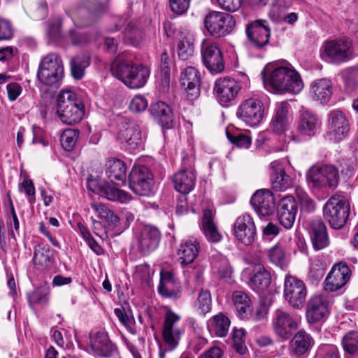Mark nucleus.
<instances>
[{"mask_svg":"<svg viewBox=\"0 0 358 358\" xmlns=\"http://www.w3.org/2000/svg\"><path fill=\"white\" fill-rule=\"evenodd\" d=\"M180 83L186 91L189 99L193 100L199 96L201 76L199 71L195 67L188 66L182 71Z\"/></svg>","mask_w":358,"mask_h":358,"instance_id":"nucleus-24","label":"nucleus"},{"mask_svg":"<svg viewBox=\"0 0 358 358\" xmlns=\"http://www.w3.org/2000/svg\"><path fill=\"white\" fill-rule=\"evenodd\" d=\"M191 0H169L171 10L178 14L181 15L187 11L189 6Z\"/></svg>","mask_w":358,"mask_h":358,"instance_id":"nucleus-60","label":"nucleus"},{"mask_svg":"<svg viewBox=\"0 0 358 358\" xmlns=\"http://www.w3.org/2000/svg\"><path fill=\"white\" fill-rule=\"evenodd\" d=\"M50 292L47 287H40L27 292V299L29 306L34 308V306H43L48 304L49 301Z\"/></svg>","mask_w":358,"mask_h":358,"instance_id":"nucleus-42","label":"nucleus"},{"mask_svg":"<svg viewBox=\"0 0 358 358\" xmlns=\"http://www.w3.org/2000/svg\"><path fill=\"white\" fill-rule=\"evenodd\" d=\"M314 345L313 337L303 330H299L289 342L290 353L296 357H300Z\"/></svg>","mask_w":358,"mask_h":358,"instance_id":"nucleus-30","label":"nucleus"},{"mask_svg":"<svg viewBox=\"0 0 358 358\" xmlns=\"http://www.w3.org/2000/svg\"><path fill=\"white\" fill-rule=\"evenodd\" d=\"M112 71L114 76L131 89L143 87L150 73L146 66H135L126 62L118 63L115 67H112Z\"/></svg>","mask_w":358,"mask_h":358,"instance_id":"nucleus-4","label":"nucleus"},{"mask_svg":"<svg viewBox=\"0 0 358 358\" xmlns=\"http://www.w3.org/2000/svg\"><path fill=\"white\" fill-rule=\"evenodd\" d=\"M264 21L257 20L248 25L246 34L251 44L262 48L268 43L270 29Z\"/></svg>","mask_w":358,"mask_h":358,"instance_id":"nucleus-26","label":"nucleus"},{"mask_svg":"<svg viewBox=\"0 0 358 358\" xmlns=\"http://www.w3.org/2000/svg\"><path fill=\"white\" fill-rule=\"evenodd\" d=\"M106 174L111 181L124 183L127 177L125 163L119 159H109L106 162Z\"/></svg>","mask_w":358,"mask_h":358,"instance_id":"nucleus-38","label":"nucleus"},{"mask_svg":"<svg viewBox=\"0 0 358 358\" xmlns=\"http://www.w3.org/2000/svg\"><path fill=\"white\" fill-rule=\"evenodd\" d=\"M350 131V123L345 115L341 110L331 111L328 115L329 139L339 142L347 137Z\"/></svg>","mask_w":358,"mask_h":358,"instance_id":"nucleus-16","label":"nucleus"},{"mask_svg":"<svg viewBox=\"0 0 358 358\" xmlns=\"http://www.w3.org/2000/svg\"><path fill=\"white\" fill-rule=\"evenodd\" d=\"M130 189L137 195L148 196L153 189V176L147 166H134L129 175Z\"/></svg>","mask_w":358,"mask_h":358,"instance_id":"nucleus-10","label":"nucleus"},{"mask_svg":"<svg viewBox=\"0 0 358 358\" xmlns=\"http://www.w3.org/2000/svg\"><path fill=\"white\" fill-rule=\"evenodd\" d=\"M160 238L161 233L156 227L145 225L137 237L138 249L143 255H148L158 247Z\"/></svg>","mask_w":358,"mask_h":358,"instance_id":"nucleus-22","label":"nucleus"},{"mask_svg":"<svg viewBox=\"0 0 358 358\" xmlns=\"http://www.w3.org/2000/svg\"><path fill=\"white\" fill-rule=\"evenodd\" d=\"M232 301L239 317H248L252 311V301L249 296L242 291H235L232 294Z\"/></svg>","mask_w":358,"mask_h":358,"instance_id":"nucleus-39","label":"nucleus"},{"mask_svg":"<svg viewBox=\"0 0 358 358\" xmlns=\"http://www.w3.org/2000/svg\"><path fill=\"white\" fill-rule=\"evenodd\" d=\"M271 181L273 189L276 191H285L292 185L290 177L285 172L271 174Z\"/></svg>","mask_w":358,"mask_h":358,"instance_id":"nucleus-52","label":"nucleus"},{"mask_svg":"<svg viewBox=\"0 0 358 358\" xmlns=\"http://www.w3.org/2000/svg\"><path fill=\"white\" fill-rule=\"evenodd\" d=\"M268 256L270 261L278 266H281L285 259V250L279 244L273 246L268 251Z\"/></svg>","mask_w":358,"mask_h":358,"instance_id":"nucleus-53","label":"nucleus"},{"mask_svg":"<svg viewBox=\"0 0 358 358\" xmlns=\"http://www.w3.org/2000/svg\"><path fill=\"white\" fill-rule=\"evenodd\" d=\"M311 240L315 250H322L329 244L327 227L321 220L314 221L311 224Z\"/></svg>","mask_w":358,"mask_h":358,"instance_id":"nucleus-37","label":"nucleus"},{"mask_svg":"<svg viewBox=\"0 0 358 358\" xmlns=\"http://www.w3.org/2000/svg\"><path fill=\"white\" fill-rule=\"evenodd\" d=\"M180 322V315L171 310L166 313L163 322L162 336L169 351L175 350L178 346L185 332V329Z\"/></svg>","mask_w":358,"mask_h":358,"instance_id":"nucleus-11","label":"nucleus"},{"mask_svg":"<svg viewBox=\"0 0 358 358\" xmlns=\"http://www.w3.org/2000/svg\"><path fill=\"white\" fill-rule=\"evenodd\" d=\"M226 134L229 141L237 147L248 148L250 146L251 138L245 134H238L233 136L227 130L226 131Z\"/></svg>","mask_w":358,"mask_h":358,"instance_id":"nucleus-55","label":"nucleus"},{"mask_svg":"<svg viewBox=\"0 0 358 358\" xmlns=\"http://www.w3.org/2000/svg\"><path fill=\"white\" fill-rule=\"evenodd\" d=\"M148 105V100L142 95H136L129 103V108L133 113H141L144 111Z\"/></svg>","mask_w":358,"mask_h":358,"instance_id":"nucleus-56","label":"nucleus"},{"mask_svg":"<svg viewBox=\"0 0 358 358\" xmlns=\"http://www.w3.org/2000/svg\"><path fill=\"white\" fill-rule=\"evenodd\" d=\"M203 24L210 35L215 38H221L232 31L236 22L230 14L211 11L206 15Z\"/></svg>","mask_w":358,"mask_h":358,"instance_id":"nucleus-9","label":"nucleus"},{"mask_svg":"<svg viewBox=\"0 0 358 358\" xmlns=\"http://www.w3.org/2000/svg\"><path fill=\"white\" fill-rule=\"evenodd\" d=\"M250 203L255 212L261 217L269 216L275 211V197L269 190H257L252 195Z\"/></svg>","mask_w":358,"mask_h":358,"instance_id":"nucleus-21","label":"nucleus"},{"mask_svg":"<svg viewBox=\"0 0 358 358\" xmlns=\"http://www.w3.org/2000/svg\"><path fill=\"white\" fill-rule=\"evenodd\" d=\"M310 94L314 100L322 104L327 103L332 94L331 81L322 78L313 82L310 85Z\"/></svg>","mask_w":358,"mask_h":358,"instance_id":"nucleus-34","label":"nucleus"},{"mask_svg":"<svg viewBox=\"0 0 358 358\" xmlns=\"http://www.w3.org/2000/svg\"><path fill=\"white\" fill-rule=\"evenodd\" d=\"M299 318L284 308L275 310L272 321V329L275 336L282 341L288 340L298 327Z\"/></svg>","mask_w":358,"mask_h":358,"instance_id":"nucleus-8","label":"nucleus"},{"mask_svg":"<svg viewBox=\"0 0 358 358\" xmlns=\"http://www.w3.org/2000/svg\"><path fill=\"white\" fill-rule=\"evenodd\" d=\"M79 134L78 130L72 129H66L62 132L60 136V141L64 150L70 151L73 149L77 143Z\"/></svg>","mask_w":358,"mask_h":358,"instance_id":"nucleus-48","label":"nucleus"},{"mask_svg":"<svg viewBox=\"0 0 358 358\" xmlns=\"http://www.w3.org/2000/svg\"><path fill=\"white\" fill-rule=\"evenodd\" d=\"M150 113L158 123L164 128L173 127V114L169 105L163 101H157L150 107Z\"/></svg>","mask_w":358,"mask_h":358,"instance_id":"nucleus-33","label":"nucleus"},{"mask_svg":"<svg viewBox=\"0 0 358 358\" xmlns=\"http://www.w3.org/2000/svg\"><path fill=\"white\" fill-rule=\"evenodd\" d=\"M212 299L210 293L207 290H202L199 293L194 307L202 315L208 313L211 309Z\"/></svg>","mask_w":358,"mask_h":358,"instance_id":"nucleus-51","label":"nucleus"},{"mask_svg":"<svg viewBox=\"0 0 358 358\" xmlns=\"http://www.w3.org/2000/svg\"><path fill=\"white\" fill-rule=\"evenodd\" d=\"M57 113L63 123L74 124L84 116V104L75 92L62 91L58 96Z\"/></svg>","mask_w":358,"mask_h":358,"instance_id":"nucleus-2","label":"nucleus"},{"mask_svg":"<svg viewBox=\"0 0 358 358\" xmlns=\"http://www.w3.org/2000/svg\"><path fill=\"white\" fill-rule=\"evenodd\" d=\"M341 343L345 352L351 355H358V331L347 333L343 337Z\"/></svg>","mask_w":358,"mask_h":358,"instance_id":"nucleus-47","label":"nucleus"},{"mask_svg":"<svg viewBox=\"0 0 358 358\" xmlns=\"http://www.w3.org/2000/svg\"><path fill=\"white\" fill-rule=\"evenodd\" d=\"M285 8L284 2L282 1H276L272 6L270 10V16L275 21L282 20L284 17Z\"/></svg>","mask_w":358,"mask_h":358,"instance_id":"nucleus-59","label":"nucleus"},{"mask_svg":"<svg viewBox=\"0 0 358 358\" xmlns=\"http://www.w3.org/2000/svg\"><path fill=\"white\" fill-rule=\"evenodd\" d=\"M326 269L325 264L320 259H315L312 261L308 278L312 282H317L323 278Z\"/></svg>","mask_w":358,"mask_h":358,"instance_id":"nucleus-50","label":"nucleus"},{"mask_svg":"<svg viewBox=\"0 0 358 358\" xmlns=\"http://www.w3.org/2000/svg\"><path fill=\"white\" fill-rule=\"evenodd\" d=\"M199 242L196 238L189 237L181 243L178 255L182 266L192 263L199 252Z\"/></svg>","mask_w":358,"mask_h":358,"instance_id":"nucleus-32","label":"nucleus"},{"mask_svg":"<svg viewBox=\"0 0 358 358\" xmlns=\"http://www.w3.org/2000/svg\"><path fill=\"white\" fill-rule=\"evenodd\" d=\"M350 210L348 199L342 195L335 194L324 206L323 215L331 228L341 229L346 224Z\"/></svg>","mask_w":358,"mask_h":358,"instance_id":"nucleus-3","label":"nucleus"},{"mask_svg":"<svg viewBox=\"0 0 358 358\" xmlns=\"http://www.w3.org/2000/svg\"><path fill=\"white\" fill-rule=\"evenodd\" d=\"M125 37L128 42L134 47H138L144 41V34L139 29L127 31L125 33Z\"/></svg>","mask_w":358,"mask_h":358,"instance_id":"nucleus-58","label":"nucleus"},{"mask_svg":"<svg viewBox=\"0 0 358 358\" xmlns=\"http://www.w3.org/2000/svg\"><path fill=\"white\" fill-rule=\"evenodd\" d=\"M241 89V85L237 80L226 76L215 81L213 91L219 103L226 106L236 99Z\"/></svg>","mask_w":358,"mask_h":358,"instance_id":"nucleus-15","label":"nucleus"},{"mask_svg":"<svg viewBox=\"0 0 358 358\" xmlns=\"http://www.w3.org/2000/svg\"><path fill=\"white\" fill-rule=\"evenodd\" d=\"M265 86L280 93H299L303 87L298 72L291 66L267 64L261 73Z\"/></svg>","mask_w":358,"mask_h":358,"instance_id":"nucleus-1","label":"nucleus"},{"mask_svg":"<svg viewBox=\"0 0 358 358\" xmlns=\"http://www.w3.org/2000/svg\"><path fill=\"white\" fill-rule=\"evenodd\" d=\"M316 358H340L338 349L334 345H323L319 348Z\"/></svg>","mask_w":358,"mask_h":358,"instance_id":"nucleus-54","label":"nucleus"},{"mask_svg":"<svg viewBox=\"0 0 358 358\" xmlns=\"http://www.w3.org/2000/svg\"><path fill=\"white\" fill-rule=\"evenodd\" d=\"M321 122L318 117L313 113L303 111L298 126V132L306 138H310L315 134L317 129L320 127Z\"/></svg>","mask_w":358,"mask_h":358,"instance_id":"nucleus-35","label":"nucleus"},{"mask_svg":"<svg viewBox=\"0 0 358 358\" xmlns=\"http://www.w3.org/2000/svg\"><path fill=\"white\" fill-rule=\"evenodd\" d=\"M115 315L118 318L120 322L131 334L135 333V319L131 311L124 308H117L114 310Z\"/></svg>","mask_w":358,"mask_h":358,"instance_id":"nucleus-45","label":"nucleus"},{"mask_svg":"<svg viewBox=\"0 0 358 358\" xmlns=\"http://www.w3.org/2000/svg\"><path fill=\"white\" fill-rule=\"evenodd\" d=\"M233 234L236 240L245 245H251L256 237V226L252 217L248 214L237 217L234 226Z\"/></svg>","mask_w":358,"mask_h":358,"instance_id":"nucleus-17","label":"nucleus"},{"mask_svg":"<svg viewBox=\"0 0 358 358\" xmlns=\"http://www.w3.org/2000/svg\"><path fill=\"white\" fill-rule=\"evenodd\" d=\"M328 314V303L323 297L315 296L310 298L306 307V317L309 323L319 322Z\"/></svg>","mask_w":358,"mask_h":358,"instance_id":"nucleus-29","label":"nucleus"},{"mask_svg":"<svg viewBox=\"0 0 358 358\" xmlns=\"http://www.w3.org/2000/svg\"><path fill=\"white\" fill-rule=\"evenodd\" d=\"M63 73L61 57L56 53H49L40 62L37 76L43 84L53 85L62 79Z\"/></svg>","mask_w":358,"mask_h":358,"instance_id":"nucleus-6","label":"nucleus"},{"mask_svg":"<svg viewBox=\"0 0 358 358\" xmlns=\"http://www.w3.org/2000/svg\"><path fill=\"white\" fill-rule=\"evenodd\" d=\"M307 296L305 283L296 277L287 275L284 282V297L294 308H301Z\"/></svg>","mask_w":358,"mask_h":358,"instance_id":"nucleus-13","label":"nucleus"},{"mask_svg":"<svg viewBox=\"0 0 358 358\" xmlns=\"http://www.w3.org/2000/svg\"><path fill=\"white\" fill-rule=\"evenodd\" d=\"M249 274V287L256 292H264L269 287L271 281L270 273L266 271L259 259L254 263Z\"/></svg>","mask_w":358,"mask_h":358,"instance_id":"nucleus-25","label":"nucleus"},{"mask_svg":"<svg viewBox=\"0 0 358 358\" xmlns=\"http://www.w3.org/2000/svg\"><path fill=\"white\" fill-rule=\"evenodd\" d=\"M243 329H234L233 333L234 347L240 355H244L246 351V348L243 343Z\"/></svg>","mask_w":358,"mask_h":358,"instance_id":"nucleus-57","label":"nucleus"},{"mask_svg":"<svg viewBox=\"0 0 358 358\" xmlns=\"http://www.w3.org/2000/svg\"><path fill=\"white\" fill-rule=\"evenodd\" d=\"M298 205L292 196L283 197L277 207L278 217L280 223L285 229H291L295 222Z\"/></svg>","mask_w":358,"mask_h":358,"instance_id":"nucleus-23","label":"nucleus"},{"mask_svg":"<svg viewBox=\"0 0 358 358\" xmlns=\"http://www.w3.org/2000/svg\"><path fill=\"white\" fill-rule=\"evenodd\" d=\"M289 106L285 101L278 102L275 105L274 114L270 124L271 130L276 134H283L289 125Z\"/></svg>","mask_w":358,"mask_h":358,"instance_id":"nucleus-28","label":"nucleus"},{"mask_svg":"<svg viewBox=\"0 0 358 358\" xmlns=\"http://www.w3.org/2000/svg\"><path fill=\"white\" fill-rule=\"evenodd\" d=\"M92 208L98 213L99 217L104 220L109 225L117 226L120 221L119 217L103 204L92 203Z\"/></svg>","mask_w":358,"mask_h":358,"instance_id":"nucleus-46","label":"nucleus"},{"mask_svg":"<svg viewBox=\"0 0 358 358\" xmlns=\"http://www.w3.org/2000/svg\"><path fill=\"white\" fill-rule=\"evenodd\" d=\"M264 109L262 102L256 98L245 99L238 107L236 116L251 127L259 124L264 118Z\"/></svg>","mask_w":358,"mask_h":358,"instance_id":"nucleus-14","label":"nucleus"},{"mask_svg":"<svg viewBox=\"0 0 358 358\" xmlns=\"http://www.w3.org/2000/svg\"><path fill=\"white\" fill-rule=\"evenodd\" d=\"M196 178L193 169L178 171L173 178L175 189L183 194H189L195 186Z\"/></svg>","mask_w":358,"mask_h":358,"instance_id":"nucleus-31","label":"nucleus"},{"mask_svg":"<svg viewBox=\"0 0 358 358\" xmlns=\"http://www.w3.org/2000/svg\"><path fill=\"white\" fill-rule=\"evenodd\" d=\"M158 291L162 296L165 297H171L176 294V282L171 272H161L160 284Z\"/></svg>","mask_w":358,"mask_h":358,"instance_id":"nucleus-41","label":"nucleus"},{"mask_svg":"<svg viewBox=\"0 0 358 358\" xmlns=\"http://www.w3.org/2000/svg\"><path fill=\"white\" fill-rule=\"evenodd\" d=\"M194 52V40L192 37L185 36L179 39L177 45V53L181 60H188Z\"/></svg>","mask_w":358,"mask_h":358,"instance_id":"nucleus-43","label":"nucleus"},{"mask_svg":"<svg viewBox=\"0 0 358 358\" xmlns=\"http://www.w3.org/2000/svg\"><path fill=\"white\" fill-rule=\"evenodd\" d=\"M213 320L216 335L220 337L227 336L230 326L229 319L222 313H220L215 315Z\"/></svg>","mask_w":358,"mask_h":358,"instance_id":"nucleus-49","label":"nucleus"},{"mask_svg":"<svg viewBox=\"0 0 358 358\" xmlns=\"http://www.w3.org/2000/svg\"><path fill=\"white\" fill-rule=\"evenodd\" d=\"M20 189H22L25 194L29 196V202L32 205L35 202V187L34 182L31 180H24L20 185Z\"/></svg>","mask_w":358,"mask_h":358,"instance_id":"nucleus-62","label":"nucleus"},{"mask_svg":"<svg viewBox=\"0 0 358 358\" xmlns=\"http://www.w3.org/2000/svg\"><path fill=\"white\" fill-rule=\"evenodd\" d=\"M90 348L94 355L99 357H110L115 346L108 338L105 329H100L90 336Z\"/></svg>","mask_w":358,"mask_h":358,"instance_id":"nucleus-27","label":"nucleus"},{"mask_svg":"<svg viewBox=\"0 0 358 358\" xmlns=\"http://www.w3.org/2000/svg\"><path fill=\"white\" fill-rule=\"evenodd\" d=\"M13 36V28L10 21L0 17V41L10 39Z\"/></svg>","mask_w":358,"mask_h":358,"instance_id":"nucleus-61","label":"nucleus"},{"mask_svg":"<svg viewBox=\"0 0 358 358\" xmlns=\"http://www.w3.org/2000/svg\"><path fill=\"white\" fill-rule=\"evenodd\" d=\"M351 271L346 264L339 263L331 268L324 280V289L329 292L342 288L349 280Z\"/></svg>","mask_w":358,"mask_h":358,"instance_id":"nucleus-20","label":"nucleus"},{"mask_svg":"<svg viewBox=\"0 0 358 358\" xmlns=\"http://www.w3.org/2000/svg\"><path fill=\"white\" fill-rule=\"evenodd\" d=\"M201 229L208 241L217 243L221 241L222 236L214 223L213 213L210 209H206L203 212Z\"/></svg>","mask_w":358,"mask_h":358,"instance_id":"nucleus-36","label":"nucleus"},{"mask_svg":"<svg viewBox=\"0 0 358 358\" xmlns=\"http://www.w3.org/2000/svg\"><path fill=\"white\" fill-rule=\"evenodd\" d=\"M33 262L39 269L47 268L52 262V253L50 247L38 244L34 247Z\"/></svg>","mask_w":358,"mask_h":358,"instance_id":"nucleus-40","label":"nucleus"},{"mask_svg":"<svg viewBox=\"0 0 358 358\" xmlns=\"http://www.w3.org/2000/svg\"><path fill=\"white\" fill-rule=\"evenodd\" d=\"M219 6L224 10L234 12L241 6V0H217Z\"/></svg>","mask_w":358,"mask_h":358,"instance_id":"nucleus-63","label":"nucleus"},{"mask_svg":"<svg viewBox=\"0 0 358 358\" xmlns=\"http://www.w3.org/2000/svg\"><path fill=\"white\" fill-rule=\"evenodd\" d=\"M346 87L350 90H353L358 85V70L352 69L349 71L346 80Z\"/></svg>","mask_w":358,"mask_h":358,"instance_id":"nucleus-64","label":"nucleus"},{"mask_svg":"<svg viewBox=\"0 0 358 358\" xmlns=\"http://www.w3.org/2000/svg\"><path fill=\"white\" fill-rule=\"evenodd\" d=\"M89 188L95 194L108 200L127 203L131 196L127 192L117 189L105 181L91 180L88 182Z\"/></svg>","mask_w":358,"mask_h":358,"instance_id":"nucleus-18","label":"nucleus"},{"mask_svg":"<svg viewBox=\"0 0 358 358\" xmlns=\"http://www.w3.org/2000/svg\"><path fill=\"white\" fill-rule=\"evenodd\" d=\"M117 139L133 152L143 145V137L139 126L133 121L123 119L118 125Z\"/></svg>","mask_w":358,"mask_h":358,"instance_id":"nucleus-12","label":"nucleus"},{"mask_svg":"<svg viewBox=\"0 0 358 358\" xmlns=\"http://www.w3.org/2000/svg\"><path fill=\"white\" fill-rule=\"evenodd\" d=\"M201 55L204 65L212 73H220L224 71L225 63L221 50L216 43L203 45Z\"/></svg>","mask_w":358,"mask_h":358,"instance_id":"nucleus-19","label":"nucleus"},{"mask_svg":"<svg viewBox=\"0 0 358 358\" xmlns=\"http://www.w3.org/2000/svg\"><path fill=\"white\" fill-rule=\"evenodd\" d=\"M322 55L334 63L346 62L353 55L352 42L346 37L327 41L322 45Z\"/></svg>","mask_w":358,"mask_h":358,"instance_id":"nucleus-7","label":"nucleus"},{"mask_svg":"<svg viewBox=\"0 0 358 358\" xmlns=\"http://www.w3.org/2000/svg\"><path fill=\"white\" fill-rule=\"evenodd\" d=\"M90 65V57L86 55H78L71 61V71L73 77L76 79H81L85 70Z\"/></svg>","mask_w":358,"mask_h":358,"instance_id":"nucleus-44","label":"nucleus"},{"mask_svg":"<svg viewBox=\"0 0 358 358\" xmlns=\"http://www.w3.org/2000/svg\"><path fill=\"white\" fill-rule=\"evenodd\" d=\"M306 180L313 188L335 189L339 180L338 171L334 166H313L306 173Z\"/></svg>","mask_w":358,"mask_h":358,"instance_id":"nucleus-5","label":"nucleus"}]
</instances>
